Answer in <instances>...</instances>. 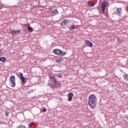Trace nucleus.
<instances>
[{
  "mask_svg": "<svg viewBox=\"0 0 128 128\" xmlns=\"http://www.w3.org/2000/svg\"><path fill=\"white\" fill-rule=\"evenodd\" d=\"M52 52L56 56H66V52L64 51L62 52V51L60 50L58 48L54 49L52 50Z\"/></svg>",
  "mask_w": 128,
  "mask_h": 128,
  "instance_id": "nucleus-2",
  "label": "nucleus"
},
{
  "mask_svg": "<svg viewBox=\"0 0 128 128\" xmlns=\"http://www.w3.org/2000/svg\"><path fill=\"white\" fill-rule=\"evenodd\" d=\"M117 14L118 16H120L122 14V8H117Z\"/></svg>",
  "mask_w": 128,
  "mask_h": 128,
  "instance_id": "nucleus-15",
  "label": "nucleus"
},
{
  "mask_svg": "<svg viewBox=\"0 0 128 128\" xmlns=\"http://www.w3.org/2000/svg\"><path fill=\"white\" fill-rule=\"evenodd\" d=\"M78 28H80V26H78L72 25L70 26V30H74V29Z\"/></svg>",
  "mask_w": 128,
  "mask_h": 128,
  "instance_id": "nucleus-13",
  "label": "nucleus"
},
{
  "mask_svg": "<svg viewBox=\"0 0 128 128\" xmlns=\"http://www.w3.org/2000/svg\"><path fill=\"white\" fill-rule=\"evenodd\" d=\"M30 24L28 25V30L30 32H34V29H32V27H30Z\"/></svg>",
  "mask_w": 128,
  "mask_h": 128,
  "instance_id": "nucleus-17",
  "label": "nucleus"
},
{
  "mask_svg": "<svg viewBox=\"0 0 128 128\" xmlns=\"http://www.w3.org/2000/svg\"><path fill=\"white\" fill-rule=\"evenodd\" d=\"M24 26H27V24H25Z\"/></svg>",
  "mask_w": 128,
  "mask_h": 128,
  "instance_id": "nucleus-23",
  "label": "nucleus"
},
{
  "mask_svg": "<svg viewBox=\"0 0 128 128\" xmlns=\"http://www.w3.org/2000/svg\"><path fill=\"white\" fill-rule=\"evenodd\" d=\"M123 78L124 80L128 82V74H124L123 75Z\"/></svg>",
  "mask_w": 128,
  "mask_h": 128,
  "instance_id": "nucleus-12",
  "label": "nucleus"
},
{
  "mask_svg": "<svg viewBox=\"0 0 128 128\" xmlns=\"http://www.w3.org/2000/svg\"><path fill=\"white\" fill-rule=\"evenodd\" d=\"M0 62H6V58L5 57L0 58Z\"/></svg>",
  "mask_w": 128,
  "mask_h": 128,
  "instance_id": "nucleus-16",
  "label": "nucleus"
},
{
  "mask_svg": "<svg viewBox=\"0 0 128 128\" xmlns=\"http://www.w3.org/2000/svg\"><path fill=\"white\" fill-rule=\"evenodd\" d=\"M94 6V3H92V1H89L88 2V6Z\"/></svg>",
  "mask_w": 128,
  "mask_h": 128,
  "instance_id": "nucleus-14",
  "label": "nucleus"
},
{
  "mask_svg": "<svg viewBox=\"0 0 128 128\" xmlns=\"http://www.w3.org/2000/svg\"><path fill=\"white\" fill-rule=\"evenodd\" d=\"M67 22H68V20L65 19L60 23V26H66Z\"/></svg>",
  "mask_w": 128,
  "mask_h": 128,
  "instance_id": "nucleus-11",
  "label": "nucleus"
},
{
  "mask_svg": "<svg viewBox=\"0 0 128 128\" xmlns=\"http://www.w3.org/2000/svg\"><path fill=\"white\" fill-rule=\"evenodd\" d=\"M97 102L98 100L96 98V95H94V94H92L89 96L88 104L92 110H94V108H96Z\"/></svg>",
  "mask_w": 128,
  "mask_h": 128,
  "instance_id": "nucleus-1",
  "label": "nucleus"
},
{
  "mask_svg": "<svg viewBox=\"0 0 128 128\" xmlns=\"http://www.w3.org/2000/svg\"><path fill=\"white\" fill-rule=\"evenodd\" d=\"M58 77H59V78H62V75H58Z\"/></svg>",
  "mask_w": 128,
  "mask_h": 128,
  "instance_id": "nucleus-22",
  "label": "nucleus"
},
{
  "mask_svg": "<svg viewBox=\"0 0 128 128\" xmlns=\"http://www.w3.org/2000/svg\"><path fill=\"white\" fill-rule=\"evenodd\" d=\"M10 86L12 88H14L16 86V77L14 76H12L10 77Z\"/></svg>",
  "mask_w": 128,
  "mask_h": 128,
  "instance_id": "nucleus-3",
  "label": "nucleus"
},
{
  "mask_svg": "<svg viewBox=\"0 0 128 128\" xmlns=\"http://www.w3.org/2000/svg\"><path fill=\"white\" fill-rule=\"evenodd\" d=\"M50 84L52 86H56V78H54L53 76L50 77Z\"/></svg>",
  "mask_w": 128,
  "mask_h": 128,
  "instance_id": "nucleus-5",
  "label": "nucleus"
},
{
  "mask_svg": "<svg viewBox=\"0 0 128 128\" xmlns=\"http://www.w3.org/2000/svg\"><path fill=\"white\" fill-rule=\"evenodd\" d=\"M20 30H11L10 32V34H12V36H14V34H20Z\"/></svg>",
  "mask_w": 128,
  "mask_h": 128,
  "instance_id": "nucleus-7",
  "label": "nucleus"
},
{
  "mask_svg": "<svg viewBox=\"0 0 128 128\" xmlns=\"http://www.w3.org/2000/svg\"><path fill=\"white\" fill-rule=\"evenodd\" d=\"M72 96H74V94L70 92L68 94V102H72Z\"/></svg>",
  "mask_w": 128,
  "mask_h": 128,
  "instance_id": "nucleus-9",
  "label": "nucleus"
},
{
  "mask_svg": "<svg viewBox=\"0 0 128 128\" xmlns=\"http://www.w3.org/2000/svg\"><path fill=\"white\" fill-rule=\"evenodd\" d=\"M34 123L32 122L31 124H30L28 126H29V128H30V126H32V124H34Z\"/></svg>",
  "mask_w": 128,
  "mask_h": 128,
  "instance_id": "nucleus-20",
  "label": "nucleus"
},
{
  "mask_svg": "<svg viewBox=\"0 0 128 128\" xmlns=\"http://www.w3.org/2000/svg\"><path fill=\"white\" fill-rule=\"evenodd\" d=\"M8 114H9L8 112H6V116H8Z\"/></svg>",
  "mask_w": 128,
  "mask_h": 128,
  "instance_id": "nucleus-21",
  "label": "nucleus"
},
{
  "mask_svg": "<svg viewBox=\"0 0 128 128\" xmlns=\"http://www.w3.org/2000/svg\"><path fill=\"white\" fill-rule=\"evenodd\" d=\"M106 1H104L102 2L101 4V10L102 14H105V10L106 8Z\"/></svg>",
  "mask_w": 128,
  "mask_h": 128,
  "instance_id": "nucleus-4",
  "label": "nucleus"
},
{
  "mask_svg": "<svg viewBox=\"0 0 128 128\" xmlns=\"http://www.w3.org/2000/svg\"><path fill=\"white\" fill-rule=\"evenodd\" d=\"M20 78L21 80L22 84H26V78L24 77V74H22V72L20 73Z\"/></svg>",
  "mask_w": 128,
  "mask_h": 128,
  "instance_id": "nucleus-6",
  "label": "nucleus"
},
{
  "mask_svg": "<svg viewBox=\"0 0 128 128\" xmlns=\"http://www.w3.org/2000/svg\"><path fill=\"white\" fill-rule=\"evenodd\" d=\"M42 112H46V108H43L42 109Z\"/></svg>",
  "mask_w": 128,
  "mask_h": 128,
  "instance_id": "nucleus-19",
  "label": "nucleus"
},
{
  "mask_svg": "<svg viewBox=\"0 0 128 128\" xmlns=\"http://www.w3.org/2000/svg\"><path fill=\"white\" fill-rule=\"evenodd\" d=\"M62 60H64V59L60 58L59 59H56V62L57 64L59 63V62H62Z\"/></svg>",
  "mask_w": 128,
  "mask_h": 128,
  "instance_id": "nucleus-18",
  "label": "nucleus"
},
{
  "mask_svg": "<svg viewBox=\"0 0 128 128\" xmlns=\"http://www.w3.org/2000/svg\"><path fill=\"white\" fill-rule=\"evenodd\" d=\"M58 14V10L54 9L51 12V16H56V14Z\"/></svg>",
  "mask_w": 128,
  "mask_h": 128,
  "instance_id": "nucleus-10",
  "label": "nucleus"
},
{
  "mask_svg": "<svg viewBox=\"0 0 128 128\" xmlns=\"http://www.w3.org/2000/svg\"><path fill=\"white\" fill-rule=\"evenodd\" d=\"M85 42H86V46H89L90 48H92V46H94V44H92V43L88 40H86L85 41Z\"/></svg>",
  "mask_w": 128,
  "mask_h": 128,
  "instance_id": "nucleus-8",
  "label": "nucleus"
}]
</instances>
